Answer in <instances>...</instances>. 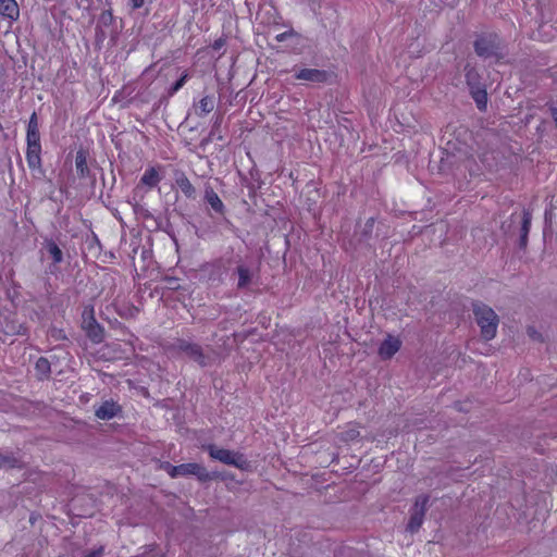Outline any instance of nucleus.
Returning a JSON list of instances; mask_svg holds the SVG:
<instances>
[{"mask_svg":"<svg viewBox=\"0 0 557 557\" xmlns=\"http://www.w3.org/2000/svg\"><path fill=\"white\" fill-rule=\"evenodd\" d=\"M473 314L480 326L482 337L485 341L493 339L496 336L499 322L495 311L491 307L476 301L473 304Z\"/></svg>","mask_w":557,"mask_h":557,"instance_id":"1","label":"nucleus"},{"mask_svg":"<svg viewBox=\"0 0 557 557\" xmlns=\"http://www.w3.org/2000/svg\"><path fill=\"white\" fill-rule=\"evenodd\" d=\"M160 469L166 471L172 479L195 475L200 482H208L215 478V475L211 474L203 466L197 462L173 466L169 461H164L160 465Z\"/></svg>","mask_w":557,"mask_h":557,"instance_id":"2","label":"nucleus"},{"mask_svg":"<svg viewBox=\"0 0 557 557\" xmlns=\"http://www.w3.org/2000/svg\"><path fill=\"white\" fill-rule=\"evenodd\" d=\"M473 47L475 53L481 58H499L498 51L502 49V40L495 33H483L476 37Z\"/></svg>","mask_w":557,"mask_h":557,"instance_id":"3","label":"nucleus"},{"mask_svg":"<svg viewBox=\"0 0 557 557\" xmlns=\"http://www.w3.org/2000/svg\"><path fill=\"white\" fill-rule=\"evenodd\" d=\"M82 330L86 336L94 343L100 344L104 339V329L100 325L95 317V308L89 305L84 307L82 312Z\"/></svg>","mask_w":557,"mask_h":557,"instance_id":"4","label":"nucleus"},{"mask_svg":"<svg viewBox=\"0 0 557 557\" xmlns=\"http://www.w3.org/2000/svg\"><path fill=\"white\" fill-rule=\"evenodd\" d=\"M206 449L212 459L219 460L224 465L234 466L242 470L246 469L247 467V460L239 453H235L225 448H218L213 444L208 445Z\"/></svg>","mask_w":557,"mask_h":557,"instance_id":"5","label":"nucleus"},{"mask_svg":"<svg viewBox=\"0 0 557 557\" xmlns=\"http://www.w3.org/2000/svg\"><path fill=\"white\" fill-rule=\"evenodd\" d=\"M429 500H430V496L426 494L419 495L416 498V502H414V505H413V508H412V511H411V515H410V518H409V521L407 524V530L410 533H416L421 528L423 520H424L425 512H426Z\"/></svg>","mask_w":557,"mask_h":557,"instance_id":"6","label":"nucleus"},{"mask_svg":"<svg viewBox=\"0 0 557 557\" xmlns=\"http://www.w3.org/2000/svg\"><path fill=\"white\" fill-rule=\"evenodd\" d=\"M178 352L185 354L189 359L197 362L200 367L208 364V357L205 355L202 347L197 343H191L186 339H177L173 346Z\"/></svg>","mask_w":557,"mask_h":557,"instance_id":"7","label":"nucleus"},{"mask_svg":"<svg viewBox=\"0 0 557 557\" xmlns=\"http://www.w3.org/2000/svg\"><path fill=\"white\" fill-rule=\"evenodd\" d=\"M122 407L113 399L102 401L96 409L95 414L98 419L108 421L119 416Z\"/></svg>","mask_w":557,"mask_h":557,"instance_id":"8","label":"nucleus"},{"mask_svg":"<svg viewBox=\"0 0 557 557\" xmlns=\"http://www.w3.org/2000/svg\"><path fill=\"white\" fill-rule=\"evenodd\" d=\"M295 78L311 83H324L327 81V72L318 69H301L295 73Z\"/></svg>","mask_w":557,"mask_h":557,"instance_id":"9","label":"nucleus"},{"mask_svg":"<svg viewBox=\"0 0 557 557\" xmlns=\"http://www.w3.org/2000/svg\"><path fill=\"white\" fill-rule=\"evenodd\" d=\"M401 347V342L398 337L387 335L379 347V356L386 360L391 359Z\"/></svg>","mask_w":557,"mask_h":557,"instance_id":"10","label":"nucleus"},{"mask_svg":"<svg viewBox=\"0 0 557 557\" xmlns=\"http://www.w3.org/2000/svg\"><path fill=\"white\" fill-rule=\"evenodd\" d=\"M26 162L30 170L41 166V144H27Z\"/></svg>","mask_w":557,"mask_h":557,"instance_id":"11","label":"nucleus"},{"mask_svg":"<svg viewBox=\"0 0 557 557\" xmlns=\"http://www.w3.org/2000/svg\"><path fill=\"white\" fill-rule=\"evenodd\" d=\"M161 180L162 175L160 174V166H149L140 177V184L152 189L159 185Z\"/></svg>","mask_w":557,"mask_h":557,"instance_id":"12","label":"nucleus"},{"mask_svg":"<svg viewBox=\"0 0 557 557\" xmlns=\"http://www.w3.org/2000/svg\"><path fill=\"white\" fill-rule=\"evenodd\" d=\"M205 200L214 212L224 214L225 206L211 186H207L205 189Z\"/></svg>","mask_w":557,"mask_h":557,"instance_id":"13","label":"nucleus"},{"mask_svg":"<svg viewBox=\"0 0 557 557\" xmlns=\"http://www.w3.org/2000/svg\"><path fill=\"white\" fill-rule=\"evenodd\" d=\"M175 184L176 186L180 188V190L182 191V194L187 198V199H195L196 198V188L195 186L191 184V182L189 181V178L185 175V173H180L178 175H176L175 177Z\"/></svg>","mask_w":557,"mask_h":557,"instance_id":"14","label":"nucleus"},{"mask_svg":"<svg viewBox=\"0 0 557 557\" xmlns=\"http://www.w3.org/2000/svg\"><path fill=\"white\" fill-rule=\"evenodd\" d=\"M0 14L11 21H16L20 16V10L15 0H0Z\"/></svg>","mask_w":557,"mask_h":557,"instance_id":"15","label":"nucleus"},{"mask_svg":"<svg viewBox=\"0 0 557 557\" xmlns=\"http://www.w3.org/2000/svg\"><path fill=\"white\" fill-rule=\"evenodd\" d=\"M87 158H88V152L84 149H79L77 150L76 152V156H75V168H76V172H77V175L81 177V178H85L87 176H89V168L87 165Z\"/></svg>","mask_w":557,"mask_h":557,"instance_id":"16","label":"nucleus"},{"mask_svg":"<svg viewBox=\"0 0 557 557\" xmlns=\"http://www.w3.org/2000/svg\"><path fill=\"white\" fill-rule=\"evenodd\" d=\"M470 95L472 99L474 100L476 108L479 111L484 112L487 108V91L485 86H480L470 89Z\"/></svg>","mask_w":557,"mask_h":557,"instance_id":"17","label":"nucleus"},{"mask_svg":"<svg viewBox=\"0 0 557 557\" xmlns=\"http://www.w3.org/2000/svg\"><path fill=\"white\" fill-rule=\"evenodd\" d=\"M214 106V98L212 96H205L195 106V113L197 116H203L213 111Z\"/></svg>","mask_w":557,"mask_h":557,"instance_id":"18","label":"nucleus"},{"mask_svg":"<svg viewBox=\"0 0 557 557\" xmlns=\"http://www.w3.org/2000/svg\"><path fill=\"white\" fill-rule=\"evenodd\" d=\"M465 71L466 82L469 89L483 86V84L481 83V76L475 67L471 66L470 64H467Z\"/></svg>","mask_w":557,"mask_h":557,"instance_id":"19","label":"nucleus"},{"mask_svg":"<svg viewBox=\"0 0 557 557\" xmlns=\"http://www.w3.org/2000/svg\"><path fill=\"white\" fill-rule=\"evenodd\" d=\"M35 370L38 380L42 381L50 376L51 364L47 358L40 357L35 363Z\"/></svg>","mask_w":557,"mask_h":557,"instance_id":"20","label":"nucleus"},{"mask_svg":"<svg viewBox=\"0 0 557 557\" xmlns=\"http://www.w3.org/2000/svg\"><path fill=\"white\" fill-rule=\"evenodd\" d=\"M45 247L51 256L54 264H59L63 261V252L54 240H46Z\"/></svg>","mask_w":557,"mask_h":557,"instance_id":"21","label":"nucleus"},{"mask_svg":"<svg viewBox=\"0 0 557 557\" xmlns=\"http://www.w3.org/2000/svg\"><path fill=\"white\" fill-rule=\"evenodd\" d=\"M236 272L238 274L237 287L245 288L246 286H248L251 282V277H252L251 271L249 270V268L240 264L237 267Z\"/></svg>","mask_w":557,"mask_h":557,"instance_id":"22","label":"nucleus"},{"mask_svg":"<svg viewBox=\"0 0 557 557\" xmlns=\"http://www.w3.org/2000/svg\"><path fill=\"white\" fill-rule=\"evenodd\" d=\"M360 436V432L356 426H348L341 433V440L344 442H354Z\"/></svg>","mask_w":557,"mask_h":557,"instance_id":"23","label":"nucleus"},{"mask_svg":"<svg viewBox=\"0 0 557 557\" xmlns=\"http://www.w3.org/2000/svg\"><path fill=\"white\" fill-rule=\"evenodd\" d=\"M532 223V212L524 209L522 212L521 234L529 235Z\"/></svg>","mask_w":557,"mask_h":557,"instance_id":"24","label":"nucleus"},{"mask_svg":"<svg viewBox=\"0 0 557 557\" xmlns=\"http://www.w3.org/2000/svg\"><path fill=\"white\" fill-rule=\"evenodd\" d=\"M189 78V74L185 71L182 76L171 86L170 94L173 95L177 92Z\"/></svg>","mask_w":557,"mask_h":557,"instance_id":"25","label":"nucleus"},{"mask_svg":"<svg viewBox=\"0 0 557 557\" xmlns=\"http://www.w3.org/2000/svg\"><path fill=\"white\" fill-rule=\"evenodd\" d=\"M26 144H40L39 131H26Z\"/></svg>","mask_w":557,"mask_h":557,"instance_id":"26","label":"nucleus"},{"mask_svg":"<svg viewBox=\"0 0 557 557\" xmlns=\"http://www.w3.org/2000/svg\"><path fill=\"white\" fill-rule=\"evenodd\" d=\"M26 131H39L38 117L36 112L32 113Z\"/></svg>","mask_w":557,"mask_h":557,"instance_id":"27","label":"nucleus"},{"mask_svg":"<svg viewBox=\"0 0 557 557\" xmlns=\"http://www.w3.org/2000/svg\"><path fill=\"white\" fill-rule=\"evenodd\" d=\"M296 36V33L293 30V29H289V30H286V32H283V33H280L275 36V40L277 42H283L285 41L286 39L290 38V37H294Z\"/></svg>","mask_w":557,"mask_h":557,"instance_id":"28","label":"nucleus"},{"mask_svg":"<svg viewBox=\"0 0 557 557\" xmlns=\"http://www.w3.org/2000/svg\"><path fill=\"white\" fill-rule=\"evenodd\" d=\"M103 554V547H99L97 549H92L84 555V557H101Z\"/></svg>","mask_w":557,"mask_h":557,"instance_id":"29","label":"nucleus"},{"mask_svg":"<svg viewBox=\"0 0 557 557\" xmlns=\"http://www.w3.org/2000/svg\"><path fill=\"white\" fill-rule=\"evenodd\" d=\"M51 336L55 339H64L66 338L65 335L63 334V331L62 330H54L51 332Z\"/></svg>","mask_w":557,"mask_h":557,"instance_id":"30","label":"nucleus"},{"mask_svg":"<svg viewBox=\"0 0 557 557\" xmlns=\"http://www.w3.org/2000/svg\"><path fill=\"white\" fill-rule=\"evenodd\" d=\"M145 0H131L133 9H140L144 5Z\"/></svg>","mask_w":557,"mask_h":557,"instance_id":"31","label":"nucleus"},{"mask_svg":"<svg viewBox=\"0 0 557 557\" xmlns=\"http://www.w3.org/2000/svg\"><path fill=\"white\" fill-rule=\"evenodd\" d=\"M528 236L529 235H524V234L520 235V243H519V245H520L521 248H525L527 247V245H528Z\"/></svg>","mask_w":557,"mask_h":557,"instance_id":"32","label":"nucleus"},{"mask_svg":"<svg viewBox=\"0 0 557 557\" xmlns=\"http://www.w3.org/2000/svg\"><path fill=\"white\" fill-rule=\"evenodd\" d=\"M528 334L534 339L541 337V335L533 327L528 329Z\"/></svg>","mask_w":557,"mask_h":557,"instance_id":"33","label":"nucleus"},{"mask_svg":"<svg viewBox=\"0 0 557 557\" xmlns=\"http://www.w3.org/2000/svg\"><path fill=\"white\" fill-rule=\"evenodd\" d=\"M550 112H552V117H553L556 128H557V108H555V107L550 108Z\"/></svg>","mask_w":557,"mask_h":557,"instance_id":"34","label":"nucleus"},{"mask_svg":"<svg viewBox=\"0 0 557 557\" xmlns=\"http://www.w3.org/2000/svg\"><path fill=\"white\" fill-rule=\"evenodd\" d=\"M5 333H7V334H9V335H13V334L18 333V331H16L15 326H12V327L10 329V331H8V332H5Z\"/></svg>","mask_w":557,"mask_h":557,"instance_id":"35","label":"nucleus"},{"mask_svg":"<svg viewBox=\"0 0 557 557\" xmlns=\"http://www.w3.org/2000/svg\"><path fill=\"white\" fill-rule=\"evenodd\" d=\"M157 557H165V554L161 553V554L157 555Z\"/></svg>","mask_w":557,"mask_h":557,"instance_id":"36","label":"nucleus"},{"mask_svg":"<svg viewBox=\"0 0 557 557\" xmlns=\"http://www.w3.org/2000/svg\"><path fill=\"white\" fill-rule=\"evenodd\" d=\"M2 129H3V127H2V124L0 123V131H2Z\"/></svg>","mask_w":557,"mask_h":557,"instance_id":"37","label":"nucleus"}]
</instances>
